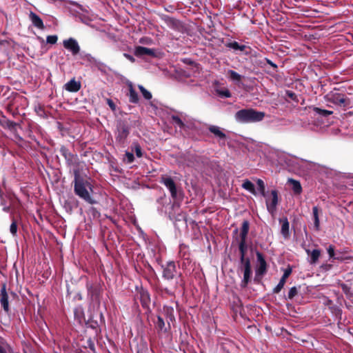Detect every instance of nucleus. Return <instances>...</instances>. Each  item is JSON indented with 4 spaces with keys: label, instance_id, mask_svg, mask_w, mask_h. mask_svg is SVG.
<instances>
[{
    "label": "nucleus",
    "instance_id": "nucleus-52",
    "mask_svg": "<svg viewBox=\"0 0 353 353\" xmlns=\"http://www.w3.org/2000/svg\"><path fill=\"white\" fill-rule=\"evenodd\" d=\"M10 210V206H4L3 210L6 212H8Z\"/></svg>",
    "mask_w": 353,
    "mask_h": 353
},
{
    "label": "nucleus",
    "instance_id": "nucleus-38",
    "mask_svg": "<svg viewBox=\"0 0 353 353\" xmlns=\"http://www.w3.org/2000/svg\"><path fill=\"white\" fill-rule=\"evenodd\" d=\"M17 225L16 221L13 219L12 222L10 226V232L12 236H16L17 233Z\"/></svg>",
    "mask_w": 353,
    "mask_h": 353
},
{
    "label": "nucleus",
    "instance_id": "nucleus-15",
    "mask_svg": "<svg viewBox=\"0 0 353 353\" xmlns=\"http://www.w3.org/2000/svg\"><path fill=\"white\" fill-rule=\"evenodd\" d=\"M29 18L32 23L39 29H43L44 25L42 19L34 12H30L29 14Z\"/></svg>",
    "mask_w": 353,
    "mask_h": 353
},
{
    "label": "nucleus",
    "instance_id": "nucleus-45",
    "mask_svg": "<svg viewBox=\"0 0 353 353\" xmlns=\"http://www.w3.org/2000/svg\"><path fill=\"white\" fill-rule=\"evenodd\" d=\"M231 97L230 92L226 88H222V98H229Z\"/></svg>",
    "mask_w": 353,
    "mask_h": 353
},
{
    "label": "nucleus",
    "instance_id": "nucleus-12",
    "mask_svg": "<svg viewBox=\"0 0 353 353\" xmlns=\"http://www.w3.org/2000/svg\"><path fill=\"white\" fill-rule=\"evenodd\" d=\"M303 127L307 130L314 132H321L323 130L322 123L319 121V119H314L308 123H304L303 124Z\"/></svg>",
    "mask_w": 353,
    "mask_h": 353
},
{
    "label": "nucleus",
    "instance_id": "nucleus-27",
    "mask_svg": "<svg viewBox=\"0 0 353 353\" xmlns=\"http://www.w3.org/2000/svg\"><path fill=\"white\" fill-rule=\"evenodd\" d=\"M239 251L241 252V261L245 262V253L247 250L246 240L241 239L239 245Z\"/></svg>",
    "mask_w": 353,
    "mask_h": 353
},
{
    "label": "nucleus",
    "instance_id": "nucleus-26",
    "mask_svg": "<svg viewBox=\"0 0 353 353\" xmlns=\"http://www.w3.org/2000/svg\"><path fill=\"white\" fill-rule=\"evenodd\" d=\"M249 222L243 221L241 228L240 236L241 239L246 240V237L249 231Z\"/></svg>",
    "mask_w": 353,
    "mask_h": 353
},
{
    "label": "nucleus",
    "instance_id": "nucleus-48",
    "mask_svg": "<svg viewBox=\"0 0 353 353\" xmlns=\"http://www.w3.org/2000/svg\"><path fill=\"white\" fill-rule=\"evenodd\" d=\"M123 56H124L127 59H128L129 61H130L131 62H134V61H135L134 58L132 55H130V54H129L124 53V54H123Z\"/></svg>",
    "mask_w": 353,
    "mask_h": 353
},
{
    "label": "nucleus",
    "instance_id": "nucleus-49",
    "mask_svg": "<svg viewBox=\"0 0 353 353\" xmlns=\"http://www.w3.org/2000/svg\"><path fill=\"white\" fill-rule=\"evenodd\" d=\"M107 103L108 104V105L110 106V108L112 109V110H114L115 109V105L114 103V102L111 100V99H107Z\"/></svg>",
    "mask_w": 353,
    "mask_h": 353
},
{
    "label": "nucleus",
    "instance_id": "nucleus-7",
    "mask_svg": "<svg viewBox=\"0 0 353 353\" xmlns=\"http://www.w3.org/2000/svg\"><path fill=\"white\" fill-rule=\"evenodd\" d=\"M222 43H223L228 50H232L235 53L237 52H243L247 48L246 46L241 45L238 42L230 39H225L222 38Z\"/></svg>",
    "mask_w": 353,
    "mask_h": 353
},
{
    "label": "nucleus",
    "instance_id": "nucleus-6",
    "mask_svg": "<svg viewBox=\"0 0 353 353\" xmlns=\"http://www.w3.org/2000/svg\"><path fill=\"white\" fill-rule=\"evenodd\" d=\"M63 47L71 52L72 55H77L80 52V46L77 41L73 38H69L63 41Z\"/></svg>",
    "mask_w": 353,
    "mask_h": 353
},
{
    "label": "nucleus",
    "instance_id": "nucleus-29",
    "mask_svg": "<svg viewBox=\"0 0 353 353\" xmlns=\"http://www.w3.org/2000/svg\"><path fill=\"white\" fill-rule=\"evenodd\" d=\"M155 325L159 331L162 332H166L167 329L165 326V322L161 316H157V321H155Z\"/></svg>",
    "mask_w": 353,
    "mask_h": 353
},
{
    "label": "nucleus",
    "instance_id": "nucleus-43",
    "mask_svg": "<svg viewBox=\"0 0 353 353\" xmlns=\"http://www.w3.org/2000/svg\"><path fill=\"white\" fill-rule=\"evenodd\" d=\"M210 131L218 137H221V130L217 126H210L209 128Z\"/></svg>",
    "mask_w": 353,
    "mask_h": 353
},
{
    "label": "nucleus",
    "instance_id": "nucleus-57",
    "mask_svg": "<svg viewBox=\"0 0 353 353\" xmlns=\"http://www.w3.org/2000/svg\"><path fill=\"white\" fill-rule=\"evenodd\" d=\"M170 321H172L174 319L173 314H170Z\"/></svg>",
    "mask_w": 353,
    "mask_h": 353
},
{
    "label": "nucleus",
    "instance_id": "nucleus-16",
    "mask_svg": "<svg viewBox=\"0 0 353 353\" xmlns=\"http://www.w3.org/2000/svg\"><path fill=\"white\" fill-rule=\"evenodd\" d=\"M65 88L69 92H76L80 90L81 83L80 82L74 80V79H73L65 85Z\"/></svg>",
    "mask_w": 353,
    "mask_h": 353
},
{
    "label": "nucleus",
    "instance_id": "nucleus-10",
    "mask_svg": "<svg viewBox=\"0 0 353 353\" xmlns=\"http://www.w3.org/2000/svg\"><path fill=\"white\" fill-rule=\"evenodd\" d=\"M134 54L139 57H143L145 56L154 57L155 51L153 49L145 47L137 46L134 49Z\"/></svg>",
    "mask_w": 353,
    "mask_h": 353
},
{
    "label": "nucleus",
    "instance_id": "nucleus-17",
    "mask_svg": "<svg viewBox=\"0 0 353 353\" xmlns=\"http://www.w3.org/2000/svg\"><path fill=\"white\" fill-rule=\"evenodd\" d=\"M330 100L336 105L345 106V99L344 96L340 93H334L332 94Z\"/></svg>",
    "mask_w": 353,
    "mask_h": 353
},
{
    "label": "nucleus",
    "instance_id": "nucleus-30",
    "mask_svg": "<svg viewBox=\"0 0 353 353\" xmlns=\"http://www.w3.org/2000/svg\"><path fill=\"white\" fill-rule=\"evenodd\" d=\"M327 251L329 254V257L330 259H335L340 260V261H343L344 259H352V257H345V258H342V257H339V256L335 257L334 247L332 245H329V247L327 248Z\"/></svg>",
    "mask_w": 353,
    "mask_h": 353
},
{
    "label": "nucleus",
    "instance_id": "nucleus-25",
    "mask_svg": "<svg viewBox=\"0 0 353 353\" xmlns=\"http://www.w3.org/2000/svg\"><path fill=\"white\" fill-rule=\"evenodd\" d=\"M210 91L212 94L216 97L221 96V85L219 81H214L210 85Z\"/></svg>",
    "mask_w": 353,
    "mask_h": 353
},
{
    "label": "nucleus",
    "instance_id": "nucleus-23",
    "mask_svg": "<svg viewBox=\"0 0 353 353\" xmlns=\"http://www.w3.org/2000/svg\"><path fill=\"white\" fill-rule=\"evenodd\" d=\"M288 183L292 185V189L294 194H300L302 192V187L299 181L293 179H289Z\"/></svg>",
    "mask_w": 353,
    "mask_h": 353
},
{
    "label": "nucleus",
    "instance_id": "nucleus-36",
    "mask_svg": "<svg viewBox=\"0 0 353 353\" xmlns=\"http://www.w3.org/2000/svg\"><path fill=\"white\" fill-rule=\"evenodd\" d=\"M172 120L173 124L176 127H179V128H182L183 127L184 124H183V121H181V119L179 117L172 116Z\"/></svg>",
    "mask_w": 353,
    "mask_h": 353
},
{
    "label": "nucleus",
    "instance_id": "nucleus-54",
    "mask_svg": "<svg viewBox=\"0 0 353 353\" xmlns=\"http://www.w3.org/2000/svg\"><path fill=\"white\" fill-rule=\"evenodd\" d=\"M172 208H179V204L177 203L176 202H174L173 205H172Z\"/></svg>",
    "mask_w": 353,
    "mask_h": 353
},
{
    "label": "nucleus",
    "instance_id": "nucleus-34",
    "mask_svg": "<svg viewBox=\"0 0 353 353\" xmlns=\"http://www.w3.org/2000/svg\"><path fill=\"white\" fill-rule=\"evenodd\" d=\"M132 151H134L136 156L139 158H141L143 157V152L141 146L137 143H133L132 146Z\"/></svg>",
    "mask_w": 353,
    "mask_h": 353
},
{
    "label": "nucleus",
    "instance_id": "nucleus-32",
    "mask_svg": "<svg viewBox=\"0 0 353 353\" xmlns=\"http://www.w3.org/2000/svg\"><path fill=\"white\" fill-rule=\"evenodd\" d=\"M228 77L234 81H239L241 80V75L234 70H228Z\"/></svg>",
    "mask_w": 353,
    "mask_h": 353
},
{
    "label": "nucleus",
    "instance_id": "nucleus-50",
    "mask_svg": "<svg viewBox=\"0 0 353 353\" xmlns=\"http://www.w3.org/2000/svg\"><path fill=\"white\" fill-rule=\"evenodd\" d=\"M287 95L292 99H295L296 98V94L292 91H287Z\"/></svg>",
    "mask_w": 353,
    "mask_h": 353
},
{
    "label": "nucleus",
    "instance_id": "nucleus-42",
    "mask_svg": "<svg viewBox=\"0 0 353 353\" xmlns=\"http://www.w3.org/2000/svg\"><path fill=\"white\" fill-rule=\"evenodd\" d=\"M58 37L57 35H50L46 38V42L50 44H55L57 41Z\"/></svg>",
    "mask_w": 353,
    "mask_h": 353
},
{
    "label": "nucleus",
    "instance_id": "nucleus-31",
    "mask_svg": "<svg viewBox=\"0 0 353 353\" xmlns=\"http://www.w3.org/2000/svg\"><path fill=\"white\" fill-rule=\"evenodd\" d=\"M222 144H227L229 147H235L236 141L232 140L230 138L227 137L224 133L222 132Z\"/></svg>",
    "mask_w": 353,
    "mask_h": 353
},
{
    "label": "nucleus",
    "instance_id": "nucleus-13",
    "mask_svg": "<svg viewBox=\"0 0 353 353\" xmlns=\"http://www.w3.org/2000/svg\"><path fill=\"white\" fill-rule=\"evenodd\" d=\"M1 305L3 307L5 312H9V304H8V295L6 292V286L3 285L1 290Z\"/></svg>",
    "mask_w": 353,
    "mask_h": 353
},
{
    "label": "nucleus",
    "instance_id": "nucleus-40",
    "mask_svg": "<svg viewBox=\"0 0 353 353\" xmlns=\"http://www.w3.org/2000/svg\"><path fill=\"white\" fill-rule=\"evenodd\" d=\"M298 293V290L296 287H292L288 294V299H292Z\"/></svg>",
    "mask_w": 353,
    "mask_h": 353
},
{
    "label": "nucleus",
    "instance_id": "nucleus-3",
    "mask_svg": "<svg viewBox=\"0 0 353 353\" xmlns=\"http://www.w3.org/2000/svg\"><path fill=\"white\" fill-rule=\"evenodd\" d=\"M163 277L166 280L174 279L177 276H180V272L177 270L176 264L173 261L167 263L162 266Z\"/></svg>",
    "mask_w": 353,
    "mask_h": 353
},
{
    "label": "nucleus",
    "instance_id": "nucleus-35",
    "mask_svg": "<svg viewBox=\"0 0 353 353\" xmlns=\"http://www.w3.org/2000/svg\"><path fill=\"white\" fill-rule=\"evenodd\" d=\"M138 88L140 90L141 92L142 93L143 97L145 99L150 100L152 98V94L149 91H148L143 85H139Z\"/></svg>",
    "mask_w": 353,
    "mask_h": 353
},
{
    "label": "nucleus",
    "instance_id": "nucleus-20",
    "mask_svg": "<svg viewBox=\"0 0 353 353\" xmlns=\"http://www.w3.org/2000/svg\"><path fill=\"white\" fill-rule=\"evenodd\" d=\"M129 134V130L125 125H121L118 130V135L117 139L120 141H123Z\"/></svg>",
    "mask_w": 353,
    "mask_h": 353
},
{
    "label": "nucleus",
    "instance_id": "nucleus-21",
    "mask_svg": "<svg viewBox=\"0 0 353 353\" xmlns=\"http://www.w3.org/2000/svg\"><path fill=\"white\" fill-rule=\"evenodd\" d=\"M140 300L143 307H148L150 302V296L147 290H141L139 292Z\"/></svg>",
    "mask_w": 353,
    "mask_h": 353
},
{
    "label": "nucleus",
    "instance_id": "nucleus-28",
    "mask_svg": "<svg viewBox=\"0 0 353 353\" xmlns=\"http://www.w3.org/2000/svg\"><path fill=\"white\" fill-rule=\"evenodd\" d=\"M242 188L253 194H256L254 185L248 179H246L242 183Z\"/></svg>",
    "mask_w": 353,
    "mask_h": 353
},
{
    "label": "nucleus",
    "instance_id": "nucleus-37",
    "mask_svg": "<svg viewBox=\"0 0 353 353\" xmlns=\"http://www.w3.org/2000/svg\"><path fill=\"white\" fill-rule=\"evenodd\" d=\"M134 157L132 152L126 151L123 157V161L127 163H131L134 161Z\"/></svg>",
    "mask_w": 353,
    "mask_h": 353
},
{
    "label": "nucleus",
    "instance_id": "nucleus-1",
    "mask_svg": "<svg viewBox=\"0 0 353 353\" xmlns=\"http://www.w3.org/2000/svg\"><path fill=\"white\" fill-rule=\"evenodd\" d=\"M73 172L74 176V189L75 194L90 204L95 203V200L92 198L87 189L88 188L92 190L90 184L80 176L78 168L74 169Z\"/></svg>",
    "mask_w": 353,
    "mask_h": 353
},
{
    "label": "nucleus",
    "instance_id": "nucleus-46",
    "mask_svg": "<svg viewBox=\"0 0 353 353\" xmlns=\"http://www.w3.org/2000/svg\"><path fill=\"white\" fill-rule=\"evenodd\" d=\"M83 314V310L81 307H77L74 310V315L78 317H81Z\"/></svg>",
    "mask_w": 353,
    "mask_h": 353
},
{
    "label": "nucleus",
    "instance_id": "nucleus-51",
    "mask_svg": "<svg viewBox=\"0 0 353 353\" xmlns=\"http://www.w3.org/2000/svg\"><path fill=\"white\" fill-rule=\"evenodd\" d=\"M225 345V343H223L222 341V345ZM222 353H230V352H228V350H225V346H222Z\"/></svg>",
    "mask_w": 353,
    "mask_h": 353
},
{
    "label": "nucleus",
    "instance_id": "nucleus-4",
    "mask_svg": "<svg viewBox=\"0 0 353 353\" xmlns=\"http://www.w3.org/2000/svg\"><path fill=\"white\" fill-rule=\"evenodd\" d=\"M60 152L62 156L64 157L66 163L70 166H78L79 165V158L77 154H73L71 152L68 151V150L65 148L62 147L60 149Z\"/></svg>",
    "mask_w": 353,
    "mask_h": 353
},
{
    "label": "nucleus",
    "instance_id": "nucleus-5",
    "mask_svg": "<svg viewBox=\"0 0 353 353\" xmlns=\"http://www.w3.org/2000/svg\"><path fill=\"white\" fill-rule=\"evenodd\" d=\"M278 202V192L276 190H273L271 191V198H268L266 199L267 210L270 214H274L276 211Z\"/></svg>",
    "mask_w": 353,
    "mask_h": 353
},
{
    "label": "nucleus",
    "instance_id": "nucleus-9",
    "mask_svg": "<svg viewBox=\"0 0 353 353\" xmlns=\"http://www.w3.org/2000/svg\"><path fill=\"white\" fill-rule=\"evenodd\" d=\"M291 273H292V268H288L285 270L284 273H283L282 277L281 278L279 283L273 289V292L274 293L278 294V293H279L281 292V290L284 287V285H285V283L286 282V279L291 274Z\"/></svg>",
    "mask_w": 353,
    "mask_h": 353
},
{
    "label": "nucleus",
    "instance_id": "nucleus-55",
    "mask_svg": "<svg viewBox=\"0 0 353 353\" xmlns=\"http://www.w3.org/2000/svg\"><path fill=\"white\" fill-rule=\"evenodd\" d=\"M349 252L348 248H344V249L343 250V252H341V253H347V252Z\"/></svg>",
    "mask_w": 353,
    "mask_h": 353
},
{
    "label": "nucleus",
    "instance_id": "nucleus-18",
    "mask_svg": "<svg viewBox=\"0 0 353 353\" xmlns=\"http://www.w3.org/2000/svg\"><path fill=\"white\" fill-rule=\"evenodd\" d=\"M305 251L307 254L310 256V259L309 260L310 263H316L321 255L320 250L315 249L313 250L312 251H310V250H306Z\"/></svg>",
    "mask_w": 353,
    "mask_h": 353
},
{
    "label": "nucleus",
    "instance_id": "nucleus-24",
    "mask_svg": "<svg viewBox=\"0 0 353 353\" xmlns=\"http://www.w3.org/2000/svg\"><path fill=\"white\" fill-rule=\"evenodd\" d=\"M312 214L314 219V227L316 230H319L320 221L319 218V209L317 206H314L312 208Z\"/></svg>",
    "mask_w": 353,
    "mask_h": 353
},
{
    "label": "nucleus",
    "instance_id": "nucleus-8",
    "mask_svg": "<svg viewBox=\"0 0 353 353\" xmlns=\"http://www.w3.org/2000/svg\"><path fill=\"white\" fill-rule=\"evenodd\" d=\"M161 183L169 190L174 199H178V192L173 179L170 177L162 178Z\"/></svg>",
    "mask_w": 353,
    "mask_h": 353
},
{
    "label": "nucleus",
    "instance_id": "nucleus-22",
    "mask_svg": "<svg viewBox=\"0 0 353 353\" xmlns=\"http://www.w3.org/2000/svg\"><path fill=\"white\" fill-rule=\"evenodd\" d=\"M129 100L131 103H137L139 101V97L134 89L133 88L132 83H129Z\"/></svg>",
    "mask_w": 353,
    "mask_h": 353
},
{
    "label": "nucleus",
    "instance_id": "nucleus-44",
    "mask_svg": "<svg viewBox=\"0 0 353 353\" xmlns=\"http://www.w3.org/2000/svg\"><path fill=\"white\" fill-rule=\"evenodd\" d=\"M37 114L40 117H44L46 114L42 107L38 106L35 108Z\"/></svg>",
    "mask_w": 353,
    "mask_h": 353
},
{
    "label": "nucleus",
    "instance_id": "nucleus-14",
    "mask_svg": "<svg viewBox=\"0 0 353 353\" xmlns=\"http://www.w3.org/2000/svg\"><path fill=\"white\" fill-rule=\"evenodd\" d=\"M256 256H257V260L259 263V267L256 270V274L259 275H263L266 272V268H267L266 262H265L264 258L263 257V255L261 253L258 252Z\"/></svg>",
    "mask_w": 353,
    "mask_h": 353
},
{
    "label": "nucleus",
    "instance_id": "nucleus-47",
    "mask_svg": "<svg viewBox=\"0 0 353 353\" xmlns=\"http://www.w3.org/2000/svg\"><path fill=\"white\" fill-rule=\"evenodd\" d=\"M341 287L344 293L348 294L350 292V288L347 285H346L345 283H342L341 285Z\"/></svg>",
    "mask_w": 353,
    "mask_h": 353
},
{
    "label": "nucleus",
    "instance_id": "nucleus-39",
    "mask_svg": "<svg viewBox=\"0 0 353 353\" xmlns=\"http://www.w3.org/2000/svg\"><path fill=\"white\" fill-rule=\"evenodd\" d=\"M314 110L319 115H321V116H323V117H327L328 115H330L332 112V111H329V110H322L321 108H314Z\"/></svg>",
    "mask_w": 353,
    "mask_h": 353
},
{
    "label": "nucleus",
    "instance_id": "nucleus-58",
    "mask_svg": "<svg viewBox=\"0 0 353 353\" xmlns=\"http://www.w3.org/2000/svg\"><path fill=\"white\" fill-rule=\"evenodd\" d=\"M144 39H141L140 40V42L143 43Z\"/></svg>",
    "mask_w": 353,
    "mask_h": 353
},
{
    "label": "nucleus",
    "instance_id": "nucleus-33",
    "mask_svg": "<svg viewBox=\"0 0 353 353\" xmlns=\"http://www.w3.org/2000/svg\"><path fill=\"white\" fill-rule=\"evenodd\" d=\"M256 184L258 186V190H259V193L263 196H265V183H264L262 179H258L256 180Z\"/></svg>",
    "mask_w": 353,
    "mask_h": 353
},
{
    "label": "nucleus",
    "instance_id": "nucleus-53",
    "mask_svg": "<svg viewBox=\"0 0 353 353\" xmlns=\"http://www.w3.org/2000/svg\"><path fill=\"white\" fill-rule=\"evenodd\" d=\"M0 353H6V350L0 345Z\"/></svg>",
    "mask_w": 353,
    "mask_h": 353
},
{
    "label": "nucleus",
    "instance_id": "nucleus-56",
    "mask_svg": "<svg viewBox=\"0 0 353 353\" xmlns=\"http://www.w3.org/2000/svg\"><path fill=\"white\" fill-rule=\"evenodd\" d=\"M268 62H269V63H270L272 66H273V67H274V68H276V64H274V63H273L272 62H270V61H268Z\"/></svg>",
    "mask_w": 353,
    "mask_h": 353
},
{
    "label": "nucleus",
    "instance_id": "nucleus-41",
    "mask_svg": "<svg viewBox=\"0 0 353 353\" xmlns=\"http://www.w3.org/2000/svg\"><path fill=\"white\" fill-rule=\"evenodd\" d=\"M81 59H83V60H85L89 63L94 62V59L93 57H92V55L90 54L82 53L81 54Z\"/></svg>",
    "mask_w": 353,
    "mask_h": 353
},
{
    "label": "nucleus",
    "instance_id": "nucleus-19",
    "mask_svg": "<svg viewBox=\"0 0 353 353\" xmlns=\"http://www.w3.org/2000/svg\"><path fill=\"white\" fill-rule=\"evenodd\" d=\"M244 263V272H243V281L247 283L250 281L251 276V268H250V262L248 259H247Z\"/></svg>",
    "mask_w": 353,
    "mask_h": 353
},
{
    "label": "nucleus",
    "instance_id": "nucleus-2",
    "mask_svg": "<svg viewBox=\"0 0 353 353\" xmlns=\"http://www.w3.org/2000/svg\"><path fill=\"white\" fill-rule=\"evenodd\" d=\"M265 113L253 108L242 109L234 114V119L239 123H258L264 119Z\"/></svg>",
    "mask_w": 353,
    "mask_h": 353
},
{
    "label": "nucleus",
    "instance_id": "nucleus-11",
    "mask_svg": "<svg viewBox=\"0 0 353 353\" xmlns=\"http://www.w3.org/2000/svg\"><path fill=\"white\" fill-rule=\"evenodd\" d=\"M281 223V234L285 239H288L290 236V223L287 217L279 219Z\"/></svg>",
    "mask_w": 353,
    "mask_h": 353
}]
</instances>
